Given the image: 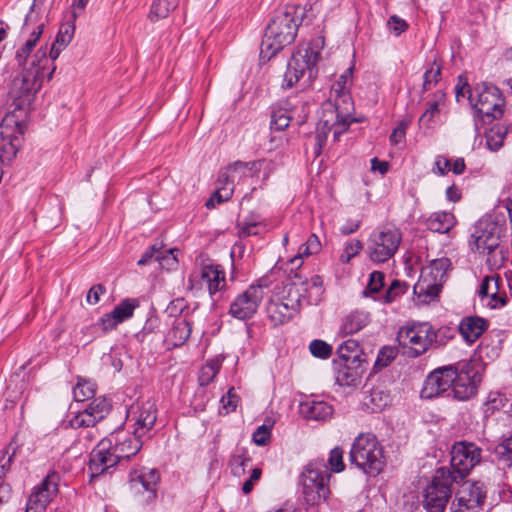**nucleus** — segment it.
Masks as SVG:
<instances>
[{"label": "nucleus", "mask_w": 512, "mask_h": 512, "mask_svg": "<svg viewBox=\"0 0 512 512\" xmlns=\"http://www.w3.org/2000/svg\"><path fill=\"white\" fill-rule=\"evenodd\" d=\"M48 64L47 47H40L33 56L31 66L12 80L9 89L11 104L2 118L3 128L16 129L20 135L25 134L36 94L45 79H52L56 69V66L49 67Z\"/></svg>", "instance_id": "obj_1"}, {"label": "nucleus", "mask_w": 512, "mask_h": 512, "mask_svg": "<svg viewBox=\"0 0 512 512\" xmlns=\"http://www.w3.org/2000/svg\"><path fill=\"white\" fill-rule=\"evenodd\" d=\"M307 17L306 6L286 5L274 11L260 46V61L266 62L294 43L300 25Z\"/></svg>", "instance_id": "obj_2"}, {"label": "nucleus", "mask_w": 512, "mask_h": 512, "mask_svg": "<svg viewBox=\"0 0 512 512\" xmlns=\"http://www.w3.org/2000/svg\"><path fill=\"white\" fill-rule=\"evenodd\" d=\"M349 461L368 476L379 475L386 466L384 450L372 433H361L353 441Z\"/></svg>", "instance_id": "obj_3"}, {"label": "nucleus", "mask_w": 512, "mask_h": 512, "mask_svg": "<svg viewBox=\"0 0 512 512\" xmlns=\"http://www.w3.org/2000/svg\"><path fill=\"white\" fill-rule=\"evenodd\" d=\"M323 46L324 39L317 38L306 46L298 47L288 61L282 83L283 88H292L305 75H307L309 82L317 77V64L321 58Z\"/></svg>", "instance_id": "obj_4"}, {"label": "nucleus", "mask_w": 512, "mask_h": 512, "mask_svg": "<svg viewBox=\"0 0 512 512\" xmlns=\"http://www.w3.org/2000/svg\"><path fill=\"white\" fill-rule=\"evenodd\" d=\"M330 472L324 459H314L304 466L299 476V485L305 502L308 505H318L326 501L330 494Z\"/></svg>", "instance_id": "obj_5"}, {"label": "nucleus", "mask_w": 512, "mask_h": 512, "mask_svg": "<svg viewBox=\"0 0 512 512\" xmlns=\"http://www.w3.org/2000/svg\"><path fill=\"white\" fill-rule=\"evenodd\" d=\"M468 100L475 116L485 123L501 118L504 113L505 100L501 91L492 84L486 82L476 84Z\"/></svg>", "instance_id": "obj_6"}, {"label": "nucleus", "mask_w": 512, "mask_h": 512, "mask_svg": "<svg viewBox=\"0 0 512 512\" xmlns=\"http://www.w3.org/2000/svg\"><path fill=\"white\" fill-rule=\"evenodd\" d=\"M309 114L308 101L300 94L287 97L271 107L270 127L274 131H283L291 121L303 124Z\"/></svg>", "instance_id": "obj_7"}, {"label": "nucleus", "mask_w": 512, "mask_h": 512, "mask_svg": "<svg viewBox=\"0 0 512 512\" xmlns=\"http://www.w3.org/2000/svg\"><path fill=\"white\" fill-rule=\"evenodd\" d=\"M482 449L473 442L457 441L450 451V479L455 483L463 481L471 470L481 462Z\"/></svg>", "instance_id": "obj_8"}, {"label": "nucleus", "mask_w": 512, "mask_h": 512, "mask_svg": "<svg viewBox=\"0 0 512 512\" xmlns=\"http://www.w3.org/2000/svg\"><path fill=\"white\" fill-rule=\"evenodd\" d=\"M456 377L453 378V397L460 401L473 398L482 381L480 365L476 361H461L452 365Z\"/></svg>", "instance_id": "obj_9"}, {"label": "nucleus", "mask_w": 512, "mask_h": 512, "mask_svg": "<svg viewBox=\"0 0 512 512\" xmlns=\"http://www.w3.org/2000/svg\"><path fill=\"white\" fill-rule=\"evenodd\" d=\"M267 287L268 283L265 279H259L252 283L231 302L229 315L241 321L253 318L264 298V289Z\"/></svg>", "instance_id": "obj_10"}, {"label": "nucleus", "mask_w": 512, "mask_h": 512, "mask_svg": "<svg viewBox=\"0 0 512 512\" xmlns=\"http://www.w3.org/2000/svg\"><path fill=\"white\" fill-rule=\"evenodd\" d=\"M471 239L472 251L487 253V264L495 265L498 262L496 250L500 245V228L497 223L491 220L478 221Z\"/></svg>", "instance_id": "obj_11"}, {"label": "nucleus", "mask_w": 512, "mask_h": 512, "mask_svg": "<svg viewBox=\"0 0 512 512\" xmlns=\"http://www.w3.org/2000/svg\"><path fill=\"white\" fill-rule=\"evenodd\" d=\"M451 268V261L447 257L434 259L422 270L421 280L414 286V293L419 296L434 299L441 291V287L447 278V272Z\"/></svg>", "instance_id": "obj_12"}, {"label": "nucleus", "mask_w": 512, "mask_h": 512, "mask_svg": "<svg viewBox=\"0 0 512 512\" xmlns=\"http://www.w3.org/2000/svg\"><path fill=\"white\" fill-rule=\"evenodd\" d=\"M455 483L450 479L449 469L440 467L427 486L424 494V507L427 512H444L451 496V485Z\"/></svg>", "instance_id": "obj_13"}, {"label": "nucleus", "mask_w": 512, "mask_h": 512, "mask_svg": "<svg viewBox=\"0 0 512 512\" xmlns=\"http://www.w3.org/2000/svg\"><path fill=\"white\" fill-rule=\"evenodd\" d=\"M430 323L414 322L401 327L397 333L396 340L409 357H419L431 347V338L429 336Z\"/></svg>", "instance_id": "obj_14"}, {"label": "nucleus", "mask_w": 512, "mask_h": 512, "mask_svg": "<svg viewBox=\"0 0 512 512\" xmlns=\"http://www.w3.org/2000/svg\"><path fill=\"white\" fill-rule=\"evenodd\" d=\"M397 230L385 229L373 232L367 242L369 258L376 263H384L394 256L401 243Z\"/></svg>", "instance_id": "obj_15"}, {"label": "nucleus", "mask_w": 512, "mask_h": 512, "mask_svg": "<svg viewBox=\"0 0 512 512\" xmlns=\"http://www.w3.org/2000/svg\"><path fill=\"white\" fill-rule=\"evenodd\" d=\"M303 298L305 295L298 291H295V296H293L292 288H289L286 298L272 297L267 302L265 309L271 324L277 327L288 323L299 311Z\"/></svg>", "instance_id": "obj_16"}, {"label": "nucleus", "mask_w": 512, "mask_h": 512, "mask_svg": "<svg viewBox=\"0 0 512 512\" xmlns=\"http://www.w3.org/2000/svg\"><path fill=\"white\" fill-rule=\"evenodd\" d=\"M487 489L483 482H464L452 503V512H480L486 501Z\"/></svg>", "instance_id": "obj_17"}, {"label": "nucleus", "mask_w": 512, "mask_h": 512, "mask_svg": "<svg viewBox=\"0 0 512 512\" xmlns=\"http://www.w3.org/2000/svg\"><path fill=\"white\" fill-rule=\"evenodd\" d=\"M354 111H349L346 115L340 108V103L329 98L322 105V116L320 123L326 130H333L334 138L337 139L341 134L347 131L349 125L356 121L353 117Z\"/></svg>", "instance_id": "obj_18"}, {"label": "nucleus", "mask_w": 512, "mask_h": 512, "mask_svg": "<svg viewBox=\"0 0 512 512\" xmlns=\"http://www.w3.org/2000/svg\"><path fill=\"white\" fill-rule=\"evenodd\" d=\"M111 445L112 444L104 438L92 450L88 464L91 478L111 473L110 469L121 463L119 456L114 453Z\"/></svg>", "instance_id": "obj_19"}, {"label": "nucleus", "mask_w": 512, "mask_h": 512, "mask_svg": "<svg viewBox=\"0 0 512 512\" xmlns=\"http://www.w3.org/2000/svg\"><path fill=\"white\" fill-rule=\"evenodd\" d=\"M455 372L452 365L439 367L428 374L424 380L420 395L423 399H433L451 388L453 393V378Z\"/></svg>", "instance_id": "obj_20"}, {"label": "nucleus", "mask_w": 512, "mask_h": 512, "mask_svg": "<svg viewBox=\"0 0 512 512\" xmlns=\"http://www.w3.org/2000/svg\"><path fill=\"white\" fill-rule=\"evenodd\" d=\"M159 483L160 473L156 468H142L139 474L130 478L131 489L139 494H146L143 500L146 504L156 500Z\"/></svg>", "instance_id": "obj_21"}, {"label": "nucleus", "mask_w": 512, "mask_h": 512, "mask_svg": "<svg viewBox=\"0 0 512 512\" xmlns=\"http://www.w3.org/2000/svg\"><path fill=\"white\" fill-rule=\"evenodd\" d=\"M142 436L129 435L123 430L111 433L106 437L112 445L114 453L119 456L121 463L128 461L131 457L135 456L142 448Z\"/></svg>", "instance_id": "obj_22"}, {"label": "nucleus", "mask_w": 512, "mask_h": 512, "mask_svg": "<svg viewBox=\"0 0 512 512\" xmlns=\"http://www.w3.org/2000/svg\"><path fill=\"white\" fill-rule=\"evenodd\" d=\"M128 417L134 420V435L144 437L152 430L157 420L155 403L146 401L136 408L132 407Z\"/></svg>", "instance_id": "obj_23"}, {"label": "nucleus", "mask_w": 512, "mask_h": 512, "mask_svg": "<svg viewBox=\"0 0 512 512\" xmlns=\"http://www.w3.org/2000/svg\"><path fill=\"white\" fill-rule=\"evenodd\" d=\"M352 73L353 67H349L338 77L331 86L329 97L340 103V108L346 115L349 111H354V102L350 94Z\"/></svg>", "instance_id": "obj_24"}, {"label": "nucleus", "mask_w": 512, "mask_h": 512, "mask_svg": "<svg viewBox=\"0 0 512 512\" xmlns=\"http://www.w3.org/2000/svg\"><path fill=\"white\" fill-rule=\"evenodd\" d=\"M264 162V159L249 162L235 161L227 166L226 172L219 176V181L224 178L227 184L234 185L235 182L240 183L247 177H255L261 171Z\"/></svg>", "instance_id": "obj_25"}, {"label": "nucleus", "mask_w": 512, "mask_h": 512, "mask_svg": "<svg viewBox=\"0 0 512 512\" xmlns=\"http://www.w3.org/2000/svg\"><path fill=\"white\" fill-rule=\"evenodd\" d=\"M299 412L305 419L326 421L332 417L334 409L325 401L307 399L300 403Z\"/></svg>", "instance_id": "obj_26"}, {"label": "nucleus", "mask_w": 512, "mask_h": 512, "mask_svg": "<svg viewBox=\"0 0 512 512\" xmlns=\"http://www.w3.org/2000/svg\"><path fill=\"white\" fill-rule=\"evenodd\" d=\"M177 252L178 249L163 250L162 247H157L155 244L143 253L137 264L143 266L148 264L152 258H155L162 268L171 269L178 264V259L175 255Z\"/></svg>", "instance_id": "obj_27"}, {"label": "nucleus", "mask_w": 512, "mask_h": 512, "mask_svg": "<svg viewBox=\"0 0 512 512\" xmlns=\"http://www.w3.org/2000/svg\"><path fill=\"white\" fill-rule=\"evenodd\" d=\"M2 128L1 135L3 143L0 145V161L2 164H9L16 156L21 144L22 137L16 129Z\"/></svg>", "instance_id": "obj_28"}, {"label": "nucleus", "mask_w": 512, "mask_h": 512, "mask_svg": "<svg viewBox=\"0 0 512 512\" xmlns=\"http://www.w3.org/2000/svg\"><path fill=\"white\" fill-rule=\"evenodd\" d=\"M363 363H339L333 364L336 371V383L340 386H357L364 372Z\"/></svg>", "instance_id": "obj_29"}, {"label": "nucleus", "mask_w": 512, "mask_h": 512, "mask_svg": "<svg viewBox=\"0 0 512 512\" xmlns=\"http://www.w3.org/2000/svg\"><path fill=\"white\" fill-rule=\"evenodd\" d=\"M337 357L333 364L339 363H365V354L356 340L348 339L340 344L336 350Z\"/></svg>", "instance_id": "obj_30"}, {"label": "nucleus", "mask_w": 512, "mask_h": 512, "mask_svg": "<svg viewBox=\"0 0 512 512\" xmlns=\"http://www.w3.org/2000/svg\"><path fill=\"white\" fill-rule=\"evenodd\" d=\"M488 328V321L478 316H468L461 320L458 330L467 343H474Z\"/></svg>", "instance_id": "obj_31"}, {"label": "nucleus", "mask_w": 512, "mask_h": 512, "mask_svg": "<svg viewBox=\"0 0 512 512\" xmlns=\"http://www.w3.org/2000/svg\"><path fill=\"white\" fill-rule=\"evenodd\" d=\"M74 33L75 25L73 21L66 22L60 26L55 41L50 48L49 55L47 54L49 67L55 66L54 61L59 57L61 51L72 41Z\"/></svg>", "instance_id": "obj_32"}, {"label": "nucleus", "mask_w": 512, "mask_h": 512, "mask_svg": "<svg viewBox=\"0 0 512 512\" xmlns=\"http://www.w3.org/2000/svg\"><path fill=\"white\" fill-rule=\"evenodd\" d=\"M200 275L211 296L221 291L226 285L225 272L220 265H204Z\"/></svg>", "instance_id": "obj_33"}, {"label": "nucleus", "mask_w": 512, "mask_h": 512, "mask_svg": "<svg viewBox=\"0 0 512 512\" xmlns=\"http://www.w3.org/2000/svg\"><path fill=\"white\" fill-rule=\"evenodd\" d=\"M191 331V323L188 320L176 318L166 335L165 343L173 348L180 347L189 339Z\"/></svg>", "instance_id": "obj_34"}, {"label": "nucleus", "mask_w": 512, "mask_h": 512, "mask_svg": "<svg viewBox=\"0 0 512 512\" xmlns=\"http://www.w3.org/2000/svg\"><path fill=\"white\" fill-rule=\"evenodd\" d=\"M370 322V313L360 310L351 311L342 319L339 334L342 336L352 335L359 332Z\"/></svg>", "instance_id": "obj_35"}, {"label": "nucleus", "mask_w": 512, "mask_h": 512, "mask_svg": "<svg viewBox=\"0 0 512 512\" xmlns=\"http://www.w3.org/2000/svg\"><path fill=\"white\" fill-rule=\"evenodd\" d=\"M251 462L252 458L248 448L238 444L229 457L228 467L233 476L241 477L246 473Z\"/></svg>", "instance_id": "obj_36"}, {"label": "nucleus", "mask_w": 512, "mask_h": 512, "mask_svg": "<svg viewBox=\"0 0 512 512\" xmlns=\"http://www.w3.org/2000/svg\"><path fill=\"white\" fill-rule=\"evenodd\" d=\"M455 223V216L445 211L432 213L425 222L428 230L441 234L448 233L454 227Z\"/></svg>", "instance_id": "obj_37"}, {"label": "nucleus", "mask_w": 512, "mask_h": 512, "mask_svg": "<svg viewBox=\"0 0 512 512\" xmlns=\"http://www.w3.org/2000/svg\"><path fill=\"white\" fill-rule=\"evenodd\" d=\"M44 29V24H38L31 32L26 42L16 51L15 59L18 65L22 66L25 64L27 58L35 48L39 41Z\"/></svg>", "instance_id": "obj_38"}, {"label": "nucleus", "mask_w": 512, "mask_h": 512, "mask_svg": "<svg viewBox=\"0 0 512 512\" xmlns=\"http://www.w3.org/2000/svg\"><path fill=\"white\" fill-rule=\"evenodd\" d=\"M434 100L428 103L427 109L419 118V124L430 128L434 118L440 113V106L444 105L446 94L439 90L434 93Z\"/></svg>", "instance_id": "obj_39"}, {"label": "nucleus", "mask_w": 512, "mask_h": 512, "mask_svg": "<svg viewBox=\"0 0 512 512\" xmlns=\"http://www.w3.org/2000/svg\"><path fill=\"white\" fill-rule=\"evenodd\" d=\"M408 288L409 285L405 281L395 279L381 296H375V298L383 304H391L404 295L408 291Z\"/></svg>", "instance_id": "obj_40"}, {"label": "nucleus", "mask_w": 512, "mask_h": 512, "mask_svg": "<svg viewBox=\"0 0 512 512\" xmlns=\"http://www.w3.org/2000/svg\"><path fill=\"white\" fill-rule=\"evenodd\" d=\"M262 225L260 215L251 213L242 222H238L236 227L238 229V236L240 238H246L249 236L259 235L258 227Z\"/></svg>", "instance_id": "obj_41"}, {"label": "nucleus", "mask_w": 512, "mask_h": 512, "mask_svg": "<svg viewBox=\"0 0 512 512\" xmlns=\"http://www.w3.org/2000/svg\"><path fill=\"white\" fill-rule=\"evenodd\" d=\"M302 287V290L304 292H307L309 289L315 288L318 291V294L323 292V279L319 275H314L311 277L310 280L308 279H302V277L295 273L294 276L291 278V285L290 288H292V291H298L300 293L298 287Z\"/></svg>", "instance_id": "obj_42"}, {"label": "nucleus", "mask_w": 512, "mask_h": 512, "mask_svg": "<svg viewBox=\"0 0 512 512\" xmlns=\"http://www.w3.org/2000/svg\"><path fill=\"white\" fill-rule=\"evenodd\" d=\"M139 306L137 299H124L111 311L113 317L119 323H122L133 316L134 310Z\"/></svg>", "instance_id": "obj_43"}, {"label": "nucleus", "mask_w": 512, "mask_h": 512, "mask_svg": "<svg viewBox=\"0 0 512 512\" xmlns=\"http://www.w3.org/2000/svg\"><path fill=\"white\" fill-rule=\"evenodd\" d=\"M385 274L381 271H373L369 276L368 284L363 291L365 297H371L373 300L378 301L375 296H381L384 287Z\"/></svg>", "instance_id": "obj_44"}, {"label": "nucleus", "mask_w": 512, "mask_h": 512, "mask_svg": "<svg viewBox=\"0 0 512 512\" xmlns=\"http://www.w3.org/2000/svg\"><path fill=\"white\" fill-rule=\"evenodd\" d=\"M179 4V0H154L151 6V20L166 18Z\"/></svg>", "instance_id": "obj_45"}, {"label": "nucleus", "mask_w": 512, "mask_h": 512, "mask_svg": "<svg viewBox=\"0 0 512 512\" xmlns=\"http://www.w3.org/2000/svg\"><path fill=\"white\" fill-rule=\"evenodd\" d=\"M96 393V384L91 381L79 378L77 384L73 388V396L75 401L84 402L94 398Z\"/></svg>", "instance_id": "obj_46"}, {"label": "nucleus", "mask_w": 512, "mask_h": 512, "mask_svg": "<svg viewBox=\"0 0 512 512\" xmlns=\"http://www.w3.org/2000/svg\"><path fill=\"white\" fill-rule=\"evenodd\" d=\"M456 330L451 327L442 326L437 330L430 324L429 336L431 338V347H440L446 345L454 338Z\"/></svg>", "instance_id": "obj_47"}, {"label": "nucleus", "mask_w": 512, "mask_h": 512, "mask_svg": "<svg viewBox=\"0 0 512 512\" xmlns=\"http://www.w3.org/2000/svg\"><path fill=\"white\" fill-rule=\"evenodd\" d=\"M111 407V402L107 398L97 397L94 398L85 409L95 415L98 420L102 421L110 413Z\"/></svg>", "instance_id": "obj_48"}, {"label": "nucleus", "mask_w": 512, "mask_h": 512, "mask_svg": "<svg viewBox=\"0 0 512 512\" xmlns=\"http://www.w3.org/2000/svg\"><path fill=\"white\" fill-rule=\"evenodd\" d=\"M508 130L506 126H495L491 128L486 136V143L490 150L497 151L503 146V141Z\"/></svg>", "instance_id": "obj_49"}, {"label": "nucleus", "mask_w": 512, "mask_h": 512, "mask_svg": "<svg viewBox=\"0 0 512 512\" xmlns=\"http://www.w3.org/2000/svg\"><path fill=\"white\" fill-rule=\"evenodd\" d=\"M99 422L100 420H98L95 415L84 408L71 418L70 425L75 429L90 428L94 427Z\"/></svg>", "instance_id": "obj_50"}, {"label": "nucleus", "mask_w": 512, "mask_h": 512, "mask_svg": "<svg viewBox=\"0 0 512 512\" xmlns=\"http://www.w3.org/2000/svg\"><path fill=\"white\" fill-rule=\"evenodd\" d=\"M309 351L314 357L326 360L332 355L333 348L326 341L315 339L310 342Z\"/></svg>", "instance_id": "obj_51"}, {"label": "nucleus", "mask_w": 512, "mask_h": 512, "mask_svg": "<svg viewBox=\"0 0 512 512\" xmlns=\"http://www.w3.org/2000/svg\"><path fill=\"white\" fill-rule=\"evenodd\" d=\"M329 472L339 473L344 470L345 464L343 462V450L340 447H334L330 451L328 458Z\"/></svg>", "instance_id": "obj_52"}, {"label": "nucleus", "mask_w": 512, "mask_h": 512, "mask_svg": "<svg viewBox=\"0 0 512 512\" xmlns=\"http://www.w3.org/2000/svg\"><path fill=\"white\" fill-rule=\"evenodd\" d=\"M58 479L57 473L48 474L36 490L44 491L53 498L58 492Z\"/></svg>", "instance_id": "obj_53"}, {"label": "nucleus", "mask_w": 512, "mask_h": 512, "mask_svg": "<svg viewBox=\"0 0 512 512\" xmlns=\"http://www.w3.org/2000/svg\"><path fill=\"white\" fill-rule=\"evenodd\" d=\"M321 250V242L316 234H311L299 248V255H313Z\"/></svg>", "instance_id": "obj_54"}, {"label": "nucleus", "mask_w": 512, "mask_h": 512, "mask_svg": "<svg viewBox=\"0 0 512 512\" xmlns=\"http://www.w3.org/2000/svg\"><path fill=\"white\" fill-rule=\"evenodd\" d=\"M362 248H363V245H362L361 241H359L357 239L351 240L349 243L346 244L344 252L340 256V261L342 263L349 262L351 260V258H353L357 254H359V252L362 250Z\"/></svg>", "instance_id": "obj_55"}, {"label": "nucleus", "mask_w": 512, "mask_h": 512, "mask_svg": "<svg viewBox=\"0 0 512 512\" xmlns=\"http://www.w3.org/2000/svg\"><path fill=\"white\" fill-rule=\"evenodd\" d=\"M397 356V351L390 346H384L379 351L375 365L380 367L388 366Z\"/></svg>", "instance_id": "obj_56"}, {"label": "nucleus", "mask_w": 512, "mask_h": 512, "mask_svg": "<svg viewBox=\"0 0 512 512\" xmlns=\"http://www.w3.org/2000/svg\"><path fill=\"white\" fill-rule=\"evenodd\" d=\"M271 430L266 425L259 426L252 434V441L257 446H265L270 442Z\"/></svg>", "instance_id": "obj_57"}, {"label": "nucleus", "mask_w": 512, "mask_h": 512, "mask_svg": "<svg viewBox=\"0 0 512 512\" xmlns=\"http://www.w3.org/2000/svg\"><path fill=\"white\" fill-rule=\"evenodd\" d=\"M387 26L395 36H400L408 29V23L397 15L390 16Z\"/></svg>", "instance_id": "obj_58"}, {"label": "nucleus", "mask_w": 512, "mask_h": 512, "mask_svg": "<svg viewBox=\"0 0 512 512\" xmlns=\"http://www.w3.org/2000/svg\"><path fill=\"white\" fill-rule=\"evenodd\" d=\"M470 92H474V87H470L468 79L464 74L459 75L455 86L456 100L459 101L460 97H465L466 94L469 96Z\"/></svg>", "instance_id": "obj_59"}, {"label": "nucleus", "mask_w": 512, "mask_h": 512, "mask_svg": "<svg viewBox=\"0 0 512 512\" xmlns=\"http://www.w3.org/2000/svg\"><path fill=\"white\" fill-rule=\"evenodd\" d=\"M261 475H262L261 468H258V467L253 468L251 470L249 478L242 485V492L244 494H249L253 490L255 484L260 480Z\"/></svg>", "instance_id": "obj_60"}, {"label": "nucleus", "mask_w": 512, "mask_h": 512, "mask_svg": "<svg viewBox=\"0 0 512 512\" xmlns=\"http://www.w3.org/2000/svg\"><path fill=\"white\" fill-rule=\"evenodd\" d=\"M450 167H451L450 160L445 156L438 155L435 159L434 167H433L432 171L435 174L444 176L448 173V171L450 170Z\"/></svg>", "instance_id": "obj_61"}, {"label": "nucleus", "mask_w": 512, "mask_h": 512, "mask_svg": "<svg viewBox=\"0 0 512 512\" xmlns=\"http://www.w3.org/2000/svg\"><path fill=\"white\" fill-rule=\"evenodd\" d=\"M233 388L229 389L226 396L221 398L222 408L226 413L235 411L238 404V396L233 392Z\"/></svg>", "instance_id": "obj_62"}, {"label": "nucleus", "mask_w": 512, "mask_h": 512, "mask_svg": "<svg viewBox=\"0 0 512 512\" xmlns=\"http://www.w3.org/2000/svg\"><path fill=\"white\" fill-rule=\"evenodd\" d=\"M106 292V288L102 284L93 285L87 293L86 300L89 304L95 305L100 300V295Z\"/></svg>", "instance_id": "obj_63"}, {"label": "nucleus", "mask_w": 512, "mask_h": 512, "mask_svg": "<svg viewBox=\"0 0 512 512\" xmlns=\"http://www.w3.org/2000/svg\"><path fill=\"white\" fill-rule=\"evenodd\" d=\"M119 324L120 323L116 320V318L113 317V314L111 312L103 315L98 323V325L104 332H108L115 329Z\"/></svg>", "instance_id": "obj_64"}]
</instances>
